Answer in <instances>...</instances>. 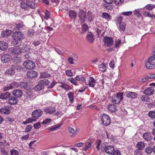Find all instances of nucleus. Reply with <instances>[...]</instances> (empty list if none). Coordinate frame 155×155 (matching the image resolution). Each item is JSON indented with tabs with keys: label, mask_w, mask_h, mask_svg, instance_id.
Listing matches in <instances>:
<instances>
[{
	"label": "nucleus",
	"mask_w": 155,
	"mask_h": 155,
	"mask_svg": "<svg viewBox=\"0 0 155 155\" xmlns=\"http://www.w3.org/2000/svg\"><path fill=\"white\" fill-rule=\"evenodd\" d=\"M101 141L100 140H97L96 142L97 145L96 148L97 150H101L102 152H105L109 154H112L114 150V148L112 146L108 145L106 143H102L101 146Z\"/></svg>",
	"instance_id": "nucleus-1"
},
{
	"label": "nucleus",
	"mask_w": 155,
	"mask_h": 155,
	"mask_svg": "<svg viewBox=\"0 0 155 155\" xmlns=\"http://www.w3.org/2000/svg\"><path fill=\"white\" fill-rule=\"evenodd\" d=\"M23 67L18 64L13 65L12 66L11 68L5 71V73L8 74L10 76L13 75L15 72L17 71H20L22 69Z\"/></svg>",
	"instance_id": "nucleus-2"
},
{
	"label": "nucleus",
	"mask_w": 155,
	"mask_h": 155,
	"mask_svg": "<svg viewBox=\"0 0 155 155\" xmlns=\"http://www.w3.org/2000/svg\"><path fill=\"white\" fill-rule=\"evenodd\" d=\"M123 93H119L116 94H114L112 97V102L115 104H118L123 99Z\"/></svg>",
	"instance_id": "nucleus-3"
},
{
	"label": "nucleus",
	"mask_w": 155,
	"mask_h": 155,
	"mask_svg": "<svg viewBox=\"0 0 155 155\" xmlns=\"http://www.w3.org/2000/svg\"><path fill=\"white\" fill-rule=\"evenodd\" d=\"M43 113V111L40 109H37L34 111L32 114V118H29V120H31L29 122H31L32 121H36L38 118L42 115Z\"/></svg>",
	"instance_id": "nucleus-4"
},
{
	"label": "nucleus",
	"mask_w": 155,
	"mask_h": 155,
	"mask_svg": "<svg viewBox=\"0 0 155 155\" xmlns=\"http://www.w3.org/2000/svg\"><path fill=\"white\" fill-rule=\"evenodd\" d=\"M23 65L25 68L28 69H32L34 68L35 66L34 62L30 60L25 61Z\"/></svg>",
	"instance_id": "nucleus-5"
},
{
	"label": "nucleus",
	"mask_w": 155,
	"mask_h": 155,
	"mask_svg": "<svg viewBox=\"0 0 155 155\" xmlns=\"http://www.w3.org/2000/svg\"><path fill=\"white\" fill-rule=\"evenodd\" d=\"M101 120L103 124L105 126H108L110 123V120L109 117L106 114H103Z\"/></svg>",
	"instance_id": "nucleus-6"
},
{
	"label": "nucleus",
	"mask_w": 155,
	"mask_h": 155,
	"mask_svg": "<svg viewBox=\"0 0 155 155\" xmlns=\"http://www.w3.org/2000/svg\"><path fill=\"white\" fill-rule=\"evenodd\" d=\"M87 14L83 9L80 10L79 12V17L81 22L84 23L85 22Z\"/></svg>",
	"instance_id": "nucleus-7"
},
{
	"label": "nucleus",
	"mask_w": 155,
	"mask_h": 155,
	"mask_svg": "<svg viewBox=\"0 0 155 155\" xmlns=\"http://www.w3.org/2000/svg\"><path fill=\"white\" fill-rule=\"evenodd\" d=\"M13 38L16 41H20L23 38L24 35L20 32H15L13 35Z\"/></svg>",
	"instance_id": "nucleus-8"
},
{
	"label": "nucleus",
	"mask_w": 155,
	"mask_h": 155,
	"mask_svg": "<svg viewBox=\"0 0 155 155\" xmlns=\"http://www.w3.org/2000/svg\"><path fill=\"white\" fill-rule=\"evenodd\" d=\"M125 93L127 97L132 99H136L138 96L137 94L135 92L128 91Z\"/></svg>",
	"instance_id": "nucleus-9"
},
{
	"label": "nucleus",
	"mask_w": 155,
	"mask_h": 155,
	"mask_svg": "<svg viewBox=\"0 0 155 155\" xmlns=\"http://www.w3.org/2000/svg\"><path fill=\"white\" fill-rule=\"evenodd\" d=\"M44 111L46 113L51 114L55 112L56 111V107L52 106L46 107L44 109Z\"/></svg>",
	"instance_id": "nucleus-10"
},
{
	"label": "nucleus",
	"mask_w": 155,
	"mask_h": 155,
	"mask_svg": "<svg viewBox=\"0 0 155 155\" xmlns=\"http://www.w3.org/2000/svg\"><path fill=\"white\" fill-rule=\"evenodd\" d=\"M1 60L3 62L6 63L11 61V57L9 54H5L2 56Z\"/></svg>",
	"instance_id": "nucleus-11"
},
{
	"label": "nucleus",
	"mask_w": 155,
	"mask_h": 155,
	"mask_svg": "<svg viewBox=\"0 0 155 155\" xmlns=\"http://www.w3.org/2000/svg\"><path fill=\"white\" fill-rule=\"evenodd\" d=\"M154 90L152 87H149L145 89L143 91L144 94L147 96L153 95L154 94Z\"/></svg>",
	"instance_id": "nucleus-12"
},
{
	"label": "nucleus",
	"mask_w": 155,
	"mask_h": 155,
	"mask_svg": "<svg viewBox=\"0 0 155 155\" xmlns=\"http://www.w3.org/2000/svg\"><path fill=\"white\" fill-rule=\"evenodd\" d=\"M94 35L91 32H89L86 36L87 40L90 43H93L94 40Z\"/></svg>",
	"instance_id": "nucleus-13"
},
{
	"label": "nucleus",
	"mask_w": 155,
	"mask_h": 155,
	"mask_svg": "<svg viewBox=\"0 0 155 155\" xmlns=\"http://www.w3.org/2000/svg\"><path fill=\"white\" fill-rule=\"evenodd\" d=\"M103 41L105 44L109 46L111 45L113 42L112 38L107 37H104Z\"/></svg>",
	"instance_id": "nucleus-14"
},
{
	"label": "nucleus",
	"mask_w": 155,
	"mask_h": 155,
	"mask_svg": "<svg viewBox=\"0 0 155 155\" xmlns=\"http://www.w3.org/2000/svg\"><path fill=\"white\" fill-rule=\"evenodd\" d=\"M27 77L29 78H35L37 77V73L34 71H31L27 72Z\"/></svg>",
	"instance_id": "nucleus-15"
},
{
	"label": "nucleus",
	"mask_w": 155,
	"mask_h": 155,
	"mask_svg": "<svg viewBox=\"0 0 155 155\" xmlns=\"http://www.w3.org/2000/svg\"><path fill=\"white\" fill-rule=\"evenodd\" d=\"M18 84L19 83H17L16 82H14L9 84V87H6L4 90H7L9 89H12L13 88L18 87Z\"/></svg>",
	"instance_id": "nucleus-16"
},
{
	"label": "nucleus",
	"mask_w": 155,
	"mask_h": 155,
	"mask_svg": "<svg viewBox=\"0 0 155 155\" xmlns=\"http://www.w3.org/2000/svg\"><path fill=\"white\" fill-rule=\"evenodd\" d=\"M87 20L90 22L92 21L94 18V14L91 11H88L87 13Z\"/></svg>",
	"instance_id": "nucleus-17"
},
{
	"label": "nucleus",
	"mask_w": 155,
	"mask_h": 155,
	"mask_svg": "<svg viewBox=\"0 0 155 155\" xmlns=\"http://www.w3.org/2000/svg\"><path fill=\"white\" fill-rule=\"evenodd\" d=\"M8 44L3 41H0V49L2 50H5L8 47Z\"/></svg>",
	"instance_id": "nucleus-18"
},
{
	"label": "nucleus",
	"mask_w": 155,
	"mask_h": 155,
	"mask_svg": "<svg viewBox=\"0 0 155 155\" xmlns=\"http://www.w3.org/2000/svg\"><path fill=\"white\" fill-rule=\"evenodd\" d=\"M11 51L12 53L13 54L18 55H19L22 52L21 49L18 48H12L11 50Z\"/></svg>",
	"instance_id": "nucleus-19"
},
{
	"label": "nucleus",
	"mask_w": 155,
	"mask_h": 155,
	"mask_svg": "<svg viewBox=\"0 0 155 155\" xmlns=\"http://www.w3.org/2000/svg\"><path fill=\"white\" fill-rule=\"evenodd\" d=\"M11 95V94L8 92H5L2 93L0 95V98L2 99H6Z\"/></svg>",
	"instance_id": "nucleus-20"
},
{
	"label": "nucleus",
	"mask_w": 155,
	"mask_h": 155,
	"mask_svg": "<svg viewBox=\"0 0 155 155\" xmlns=\"http://www.w3.org/2000/svg\"><path fill=\"white\" fill-rule=\"evenodd\" d=\"M25 27L24 25L23 24V22L20 21L18 22H17L15 24V28L14 30L17 29L18 30H20L21 28H24Z\"/></svg>",
	"instance_id": "nucleus-21"
},
{
	"label": "nucleus",
	"mask_w": 155,
	"mask_h": 155,
	"mask_svg": "<svg viewBox=\"0 0 155 155\" xmlns=\"http://www.w3.org/2000/svg\"><path fill=\"white\" fill-rule=\"evenodd\" d=\"M17 102V99L13 97H10L8 100V102L9 104L12 105H13L16 104Z\"/></svg>",
	"instance_id": "nucleus-22"
},
{
	"label": "nucleus",
	"mask_w": 155,
	"mask_h": 155,
	"mask_svg": "<svg viewBox=\"0 0 155 155\" xmlns=\"http://www.w3.org/2000/svg\"><path fill=\"white\" fill-rule=\"evenodd\" d=\"M61 126L60 124H57L55 125L52 126L51 127L48 129L49 132L54 131L58 129Z\"/></svg>",
	"instance_id": "nucleus-23"
},
{
	"label": "nucleus",
	"mask_w": 155,
	"mask_h": 155,
	"mask_svg": "<svg viewBox=\"0 0 155 155\" xmlns=\"http://www.w3.org/2000/svg\"><path fill=\"white\" fill-rule=\"evenodd\" d=\"M107 109L111 112H115L117 110L116 106L113 104L109 105L108 106Z\"/></svg>",
	"instance_id": "nucleus-24"
},
{
	"label": "nucleus",
	"mask_w": 155,
	"mask_h": 155,
	"mask_svg": "<svg viewBox=\"0 0 155 155\" xmlns=\"http://www.w3.org/2000/svg\"><path fill=\"white\" fill-rule=\"evenodd\" d=\"M143 137L146 140H150L152 138L151 134L148 132L144 133Z\"/></svg>",
	"instance_id": "nucleus-25"
},
{
	"label": "nucleus",
	"mask_w": 155,
	"mask_h": 155,
	"mask_svg": "<svg viewBox=\"0 0 155 155\" xmlns=\"http://www.w3.org/2000/svg\"><path fill=\"white\" fill-rule=\"evenodd\" d=\"M22 92L19 90H16L13 91V95L17 97H21L22 95Z\"/></svg>",
	"instance_id": "nucleus-26"
},
{
	"label": "nucleus",
	"mask_w": 155,
	"mask_h": 155,
	"mask_svg": "<svg viewBox=\"0 0 155 155\" xmlns=\"http://www.w3.org/2000/svg\"><path fill=\"white\" fill-rule=\"evenodd\" d=\"M20 5L21 8L22 9L27 10L28 8L27 1H26V2H25L24 1H21L20 3Z\"/></svg>",
	"instance_id": "nucleus-27"
},
{
	"label": "nucleus",
	"mask_w": 155,
	"mask_h": 155,
	"mask_svg": "<svg viewBox=\"0 0 155 155\" xmlns=\"http://www.w3.org/2000/svg\"><path fill=\"white\" fill-rule=\"evenodd\" d=\"M69 15L71 19H75L77 16V12L73 10H71L69 12Z\"/></svg>",
	"instance_id": "nucleus-28"
},
{
	"label": "nucleus",
	"mask_w": 155,
	"mask_h": 155,
	"mask_svg": "<svg viewBox=\"0 0 155 155\" xmlns=\"http://www.w3.org/2000/svg\"><path fill=\"white\" fill-rule=\"evenodd\" d=\"M102 16L107 21L110 20L112 18V16L107 13H103Z\"/></svg>",
	"instance_id": "nucleus-29"
},
{
	"label": "nucleus",
	"mask_w": 155,
	"mask_h": 155,
	"mask_svg": "<svg viewBox=\"0 0 155 155\" xmlns=\"http://www.w3.org/2000/svg\"><path fill=\"white\" fill-rule=\"evenodd\" d=\"M38 83L40 85L43 87L45 85H48L49 82L47 79H44L40 81Z\"/></svg>",
	"instance_id": "nucleus-30"
},
{
	"label": "nucleus",
	"mask_w": 155,
	"mask_h": 155,
	"mask_svg": "<svg viewBox=\"0 0 155 155\" xmlns=\"http://www.w3.org/2000/svg\"><path fill=\"white\" fill-rule=\"evenodd\" d=\"M152 62L147 61L145 64L146 67L148 69H152L155 68V64H152Z\"/></svg>",
	"instance_id": "nucleus-31"
},
{
	"label": "nucleus",
	"mask_w": 155,
	"mask_h": 155,
	"mask_svg": "<svg viewBox=\"0 0 155 155\" xmlns=\"http://www.w3.org/2000/svg\"><path fill=\"white\" fill-rule=\"evenodd\" d=\"M0 112L2 114H9L10 113V111L6 107L1 108L0 109Z\"/></svg>",
	"instance_id": "nucleus-32"
},
{
	"label": "nucleus",
	"mask_w": 155,
	"mask_h": 155,
	"mask_svg": "<svg viewBox=\"0 0 155 155\" xmlns=\"http://www.w3.org/2000/svg\"><path fill=\"white\" fill-rule=\"evenodd\" d=\"M137 147L139 150H142L145 147V144L143 142H140L137 143Z\"/></svg>",
	"instance_id": "nucleus-33"
},
{
	"label": "nucleus",
	"mask_w": 155,
	"mask_h": 155,
	"mask_svg": "<svg viewBox=\"0 0 155 155\" xmlns=\"http://www.w3.org/2000/svg\"><path fill=\"white\" fill-rule=\"evenodd\" d=\"M27 3H28V7H29L33 9H34L36 8V5H35L33 1L30 2L27 0Z\"/></svg>",
	"instance_id": "nucleus-34"
},
{
	"label": "nucleus",
	"mask_w": 155,
	"mask_h": 155,
	"mask_svg": "<svg viewBox=\"0 0 155 155\" xmlns=\"http://www.w3.org/2000/svg\"><path fill=\"white\" fill-rule=\"evenodd\" d=\"M51 76V75L47 72H42L40 74L39 78H47Z\"/></svg>",
	"instance_id": "nucleus-35"
},
{
	"label": "nucleus",
	"mask_w": 155,
	"mask_h": 155,
	"mask_svg": "<svg viewBox=\"0 0 155 155\" xmlns=\"http://www.w3.org/2000/svg\"><path fill=\"white\" fill-rule=\"evenodd\" d=\"M12 33V31L11 30H7L5 31H3L1 33V35L2 37H5L9 36Z\"/></svg>",
	"instance_id": "nucleus-36"
},
{
	"label": "nucleus",
	"mask_w": 155,
	"mask_h": 155,
	"mask_svg": "<svg viewBox=\"0 0 155 155\" xmlns=\"http://www.w3.org/2000/svg\"><path fill=\"white\" fill-rule=\"evenodd\" d=\"M96 82L94 79L92 77H90L89 80V84L90 86L92 87H94V83Z\"/></svg>",
	"instance_id": "nucleus-37"
},
{
	"label": "nucleus",
	"mask_w": 155,
	"mask_h": 155,
	"mask_svg": "<svg viewBox=\"0 0 155 155\" xmlns=\"http://www.w3.org/2000/svg\"><path fill=\"white\" fill-rule=\"evenodd\" d=\"M68 130L70 133H73L71 135V137H74L77 135V131L76 130L74 132V130L72 127H69L68 128Z\"/></svg>",
	"instance_id": "nucleus-38"
},
{
	"label": "nucleus",
	"mask_w": 155,
	"mask_h": 155,
	"mask_svg": "<svg viewBox=\"0 0 155 155\" xmlns=\"http://www.w3.org/2000/svg\"><path fill=\"white\" fill-rule=\"evenodd\" d=\"M18 87H20L21 88L25 89L28 87L27 84L26 82H21L19 83Z\"/></svg>",
	"instance_id": "nucleus-39"
},
{
	"label": "nucleus",
	"mask_w": 155,
	"mask_h": 155,
	"mask_svg": "<svg viewBox=\"0 0 155 155\" xmlns=\"http://www.w3.org/2000/svg\"><path fill=\"white\" fill-rule=\"evenodd\" d=\"M95 31L99 36L101 34L102 31H103V28L102 27L98 26L95 28Z\"/></svg>",
	"instance_id": "nucleus-40"
},
{
	"label": "nucleus",
	"mask_w": 155,
	"mask_h": 155,
	"mask_svg": "<svg viewBox=\"0 0 155 155\" xmlns=\"http://www.w3.org/2000/svg\"><path fill=\"white\" fill-rule=\"evenodd\" d=\"M126 24L123 22H120L119 23V28L122 31H124L125 29Z\"/></svg>",
	"instance_id": "nucleus-41"
},
{
	"label": "nucleus",
	"mask_w": 155,
	"mask_h": 155,
	"mask_svg": "<svg viewBox=\"0 0 155 155\" xmlns=\"http://www.w3.org/2000/svg\"><path fill=\"white\" fill-rule=\"evenodd\" d=\"M74 96V93L72 92H70L68 94V97L69 98V101L71 103L73 102Z\"/></svg>",
	"instance_id": "nucleus-42"
},
{
	"label": "nucleus",
	"mask_w": 155,
	"mask_h": 155,
	"mask_svg": "<svg viewBox=\"0 0 155 155\" xmlns=\"http://www.w3.org/2000/svg\"><path fill=\"white\" fill-rule=\"evenodd\" d=\"M92 142H86L85 143V147L84 148V150H86L87 149L90 148L91 146Z\"/></svg>",
	"instance_id": "nucleus-43"
},
{
	"label": "nucleus",
	"mask_w": 155,
	"mask_h": 155,
	"mask_svg": "<svg viewBox=\"0 0 155 155\" xmlns=\"http://www.w3.org/2000/svg\"><path fill=\"white\" fill-rule=\"evenodd\" d=\"M30 48L28 45H24L23 48L21 49L22 52L24 53L26 52H28Z\"/></svg>",
	"instance_id": "nucleus-44"
},
{
	"label": "nucleus",
	"mask_w": 155,
	"mask_h": 155,
	"mask_svg": "<svg viewBox=\"0 0 155 155\" xmlns=\"http://www.w3.org/2000/svg\"><path fill=\"white\" fill-rule=\"evenodd\" d=\"M148 116L151 118H155V112L153 111H151L149 112L148 114Z\"/></svg>",
	"instance_id": "nucleus-45"
},
{
	"label": "nucleus",
	"mask_w": 155,
	"mask_h": 155,
	"mask_svg": "<svg viewBox=\"0 0 155 155\" xmlns=\"http://www.w3.org/2000/svg\"><path fill=\"white\" fill-rule=\"evenodd\" d=\"M52 121L51 119H47L43 120L41 124L43 125H48Z\"/></svg>",
	"instance_id": "nucleus-46"
},
{
	"label": "nucleus",
	"mask_w": 155,
	"mask_h": 155,
	"mask_svg": "<svg viewBox=\"0 0 155 155\" xmlns=\"http://www.w3.org/2000/svg\"><path fill=\"white\" fill-rule=\"evenodd\" d=\"M99 68L100 69V71L103 72L106 70V67L105 64H101L99 65Z\"/></svg>",
	"instance_id": "nucleus-47"
},
{
	"label": "nucleus",
	"mask_w": 155,
	"mask_h": 155,
	"mask_svg": "<svg viewBox=\"0 0 155 155\" xmlns=\"http://www.w3.org/2000/svg\"><path fill=\"white\" fill-rule=\"evenodd\" d=\"M11 155H19V153L18 151L15 149L10 150Z\"/></svg>",
	"instance_id": "nucleus-48"
},
{
	"label": "nucleus",
	"mask_w": 155,
	"mask_h": 155,
	"mask_svg": "<svg viewBox=\"0 0 155 155\" xmlns=\"http://www.w3.org/2000/svg\"><path fill=\"white\" fill-rule=\"evenodd\" d=\"M44 87L42 86H41L39 84H38L35 87V91H38L41 90Z\"/></svg>",
	"instance_id": "nucleus-49"
},
{
	"label": "nucleus",
	"mask_w": 155,
	"mask_h": 155,
	"mask_svg": "<svg viewBox=\"0 0 155 155\" xmlns=\"http://www.w3.org/2000/svg\"><path fill=\"white\" fill-rule=\"evenodd\" d=\"M124 2V0H114V3L117 5H121Z\"/></svg>",
	"instance_id": "nucleus-50"
},
{
	"label": "nucleus",
	"mask_w": 155,
	"mask_h": 155,
	"mask_svg": "<svg viewBox=\"0 0 155 155\" xmlns=\"http://www.w3.org/2000/svg\"><path fill=\"white\" fill-rule=\"evenodd\" d=\"M152 150L153 149L150 147H146L145 149V152L146 153L149 154L150 153L152 152Z\"/></svg>",
	"instance_id": "nucleus-51"
},
{
	"label": "nucleus",
	"mask_w": 155,
	"mask_h": 155,
	"mask_svg": "<svg viewBox=\"0 0 155 155\" xmlns=\"http://www.w3.org/2000/svg\"><path fill=\"white\" fill-rule=\"evenodd\" d=\"M155 7V6L153 4H148L146 5L145 8L149 10H151L153 8H154Z\"/></svg>",
	"instance_id": "nucleus-52"
},
{
	"label": "nucleus",
	"mask_w": 155,
	"mask_h": 155,
	"mask_svg": "<svg viewBox=\"0 0 155 155\" xmlns=\"http://www.w3.org/2000/svg\"><path fill=\"white\" fill-rule=\"evenodd\" d=\"M143 15L145 16H148L150 17H152L153 15L152 14L149 12L147 11H145L143 13Z\"/></svg>",
	"instance_id": "nucleus-53"
},
{
	"label": "nucleus",
	"mask_w": 155,
	"mask_h": 155,
	"mask_svg": "<svg viewBox=\"0 0 155 155\" xmlns=\"http://www.w3.org/2000/svg\"><path fill=\"white\" fill-rule=\"evenodd\" d=\"M82 31L84 32L87 30L88 26L87 25L84 24L82 25Z\"/></svg>",
	"instance_id": "nucleus-54"
},
{
	"label": "nucleus",
	"mask_w": 155,
	"mask_h": 155,
	"mask_svg": "<svg viewBox=\"0 0 155 155\" xmlns=\"http://www.w3.org/2000/svg\"><path fill=\"white\" fill-rule=\"evenodd\" d=\"M32 128V126L31 125H28L27 126L25 129V132H30Z\"/></svg>",
	"instance_id": "nucleus-55"
},
{
	"label": "nucleus",
	"mask_w": 155,
	"mask_h": 155,
	"mask_svg": "<svg viewBox=\"0 0 155 155\" xmlns=\"http://www.w3.org/2000/svg\"><path fill=\"white\" fill-rule=\"evenodd\" d=\"M120 43L121 40H116L115 41V47L118 48Z\"/></svg>",
	"instance_id": "nucleus-56"
},
{
	"label": "nucleus",
	"mask_w": 155,
	"mask_h": 155,
	"mask_svg": "<svg viewBox=\"0 0 155 155\" xmlns=\"http://www.w3.org/2000/svg\"><path fill=\"white\" fill-rule=\"evenodd\" d=\"M134 15H136V16L138 18H140L141 15L139 12V11L137 10H135L134 12Z\"/></svg>",
	"instance_id": "nucleus-57"
},
{
	"label": "nucleus",
	"mask_w": 155,
	"mask_h": 155,
	"mask_svg": "<svg viewBox=\"0 0 155 155\" xmlns=\"http://www.w3.org/2000/svg\"><path fill=\"white\" fill-rule=\"evenodd\" d=\"M34 127L35 129H38L41 127V124L39 122L37 123L34 124Z\"/></svg>",
	"instance_id": "nucleus-58"
},
{
	"label": "nucleus",
	"mask_w": 155,
	"mask_h": 155,
	"mask_svg": "<svg viewBox=\"0 0 155 155\" xmlns=\"http://www.w3.org/2000/svg\"><path fill=\"white\" fill-rule=\"evenodd\" d=\"M132 12L129 11L122 12L121 14L125 16H130L132 14Z\"/></svg>",
	"instance_id": "nucleus-59"
},
{
	"label": "nucleus",
	"mask_w": 155,
	"mask_h": 155,
	"mask_svg": "<svg viewBox=\"0 0 155 155\" xmlns=\"http://www.w3.org/2000/svg\"><path fill=\"white\" fill-rule=\"evenodd\" d=\"M123 19V17L121 15H118L117 16L116 21L118 22H121V21Z\"/></svg>",
	"instance_id": "nucleus-60"
},
{
	"label": "nucleus",
	"mask_w": 155,
	"mask_h": 155,
	"mask_svg": "<svg viewBox=\"0 0 155 155\" xmlns=\"http://www.w3.org/2000/svg\"><path fill=\"white\" fill-rule=\"evenodd\" d=\"M66 74L68 76L71 77L72 76V73L71 71L70 70H67L65 71Z\"/></svg>",
	"instance_id": "nucleus-61"
},
{
	"label": "nucleus",
	"mask_w": 155,
	"mask_h": 155,
	"mask_svg": "<svg viewBox=\"0 0 155 155\" xmlns=\"http://www.w3.org/2000/svg\"><path fill=\"white\" fill-rule=\"evenodd\" d=\"M112 154L113 155H121L120 153V151L118 150H114L113 151Z\"/></svg>",
	"instance_id": "nucleus-62"
},
{
	"label": "nucleus",
	"mask_w": 155,
	"mask_h": 155,
	"mask_svg": "<svg viewBox=\"0 0 155 155\" xmlns=\"http://www.w3.org/2000/svg\"><path fill=\"white\" fill-rule=\"evenodd\" d=\"M147 77L149 79L155 78V74L152 73L150 74L147 75Z\"/></svg>",
	"instance_id": "nucleus-63"
},
{
	"label": "nucleus",
	"mask_w": 155,
	"mask_h": 155,
	"mask_svg": "<svg viewBox=\"0 0 155 155\" xmlns=\"http://www.w3.org/2000/svg\"><path fill=\"white\" fill-rule=\"evenodd\" d=\"M134 153L135 155H141L142 154L140 150L138 149L135 150L134 151Z\"/></svg>",
	"instance_id": "nucleus-64"
}]
</instances>
